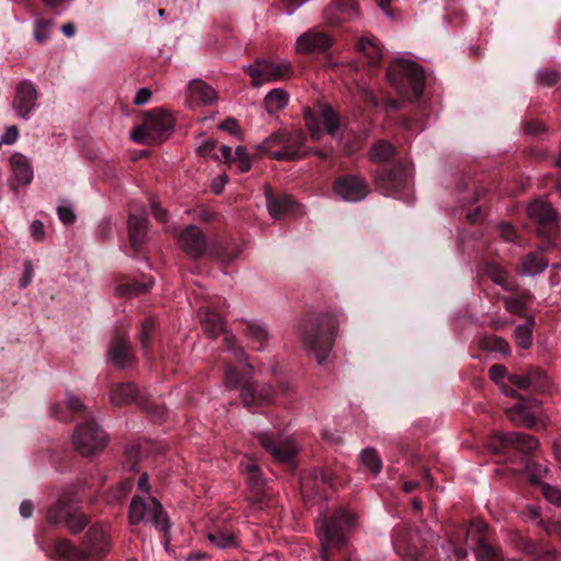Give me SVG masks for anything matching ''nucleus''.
I'll use <instances>...</instances> for the list:
<instances>
[{
    "instance_id": "8",
    "label": "nucleus",
    "mask_w": 561,
    "mask_h": 561,
    "mask_svg": "<svg viewBox=\"0 0 561 561\" xmlns=\"http://www.w3.org/2000/svg\"><path fill=\"white\" fill-rule=\"evenodd\" d=\"M356 517L344 508L337 510L334 515L324 522V536L329 543L343 545L345 531L354 526Z\"/></svg>"
},
{
    "instance_id": "61",
    "label": "nucleus",
    "mask_w": 561,
    "mask_h": 561,
    "mask_svg": "<svg viewBox=\"0 0 561 561\" xmlns=\"http://www.w3.org/2000/svg\"><path fill=\"white\" fill-rule=\"evenodd\" d=\"M505 373L506 368L502 365H493L489 369V376L495 382H499L505 376Z\"/></svg>"
},
{
    "instance_id": "62",
    "label": "nucleus",
    "mask_w": 561,
    "mask_h": 561,
    "mask_svg": "<svg viewBox=\"0 0 561 561\" xmlns=\"http://www.w3.org/2000/svg\"><path fill=\"white\" fill-rule=\"evenodd\" d=\"M151 98V91L147 88L139 89L135 95L134 104L136 105H144L146 104Z\"/></svg>"
},
{
    "instance_id": "56",
    "label": "nucleus",
    "mask_w": 561,
    "mask_h": 561,
    "mask_svg": "<svg viewBox=\"0 0 561 561\" xmlns=\"http://www.w3.org/2000/svg\"><path fill=\"white\" fill-rule=\"evenodd\" d=\"M542 493L549 502L554 503V504H561V491L560 490H558L551 485L545 484L542 486Z\"/></svg>"
},
{
    "instance_id": "33",
    "label": "nucleus",
    "mask_w": 561,
    "mask_h": 561,
    "mask_svg": "<svg viewBox=\"0 0 561 561\" xmlns=\"http://www.w3.org/2000/svg\"><path fill=\"white\" fill-rule=\"evenodd\" d=\"M516 547L524 553L531 556L535 560L542 559L545 556H549L551 558L554 556L552 551L545 550L538 542L531 541L525 537H518Z\"/></svg>"
},
{
    "instance_id": "14",
    "label": "nucleus",
    "mask_w": 561,
    "mask_h": 561,
    "mask_svg": "<svg viewBox=\"0 0 561 561\" xmlns=\"http://www.w3.org/2000/svg\"><path fill=\"white\" fill-rule=\"evenodd\" d=\"M82 546L89 559L108 551L110 540L102 526H92L85 534Z\"/></svg>"
},
{
    "instance_id": "9",
    "label": "nucleus",
    "mask_w": 561,
    "mask_h": 561,
    "mask_svg": "<svg viewBox=\"0 0 561 561\" xmlns=\"http://www.w3.org/2000/svg\"><path fill=\"white\" fill-rule=\"evenodd\" d=\"M37 99V90L31 81L24 80L20 82L15 89L12 103L16 115L24 119L30 118L32 111L36 106Z\"/></svg>"
},
{
    "instance_id": "64",
    "label": "nucleus",
    "mask_w": 561,
    "mask_h": 561,
    "mask_svg": "<svg viewBox=\"0 0 561 561\" xmlns=\"http://www.w3.org/2000/svg\"><path fill=\"white\" fill-rule=\"evenodd\" d=\"M31 231H32V236L34 237V239L36 241L43 240L44 234H45V228L41 221H38V220L33 221L31 225Z\"/></svg>"
},
{
    "instance_id": "5",
    "label": "nucleus",
    "mask_w": 561,
    "mask_h": 561,
    "mask_svg": "<svg viewBox=\"0 0 561 561\" xmlns=\"http://www.w3.org/2000/svg\"><path fill=\"white\" fill-rule=\"evenodd\" d=\"M174 126L173 116L162 110L150 112L141 126L130 131V138L138 144L159 145L171 134Z\"/></svg>"
},
{
    "instance_id": "2",
    "label": "nucleus",
    "mask_w": 561,
    "mask_h": 561,
    "mask_svg": "<svg viewBox=\"0 0 561 561\" xmlns=\"http://www.w3.org/2000/svg\"><path fill=\"white\" fill-rule=\"evenodd\" d=\"M336 319L329 314H319L305 320L300 325V340L305 348L323 364L332 348L336 333Z\"/></svg>"
},
{
    "instance_id": "30",
    "label": "nucleus",
    "mask_w": 561,
    "mask_h": 561,
    "mask_svg": "<svg viewBox=\"0 0 561 561\" xmlns=\"http://www.w3.org/2000/svg\"><path fill=\"white\" fill-rule=\"evenodd\" d=\"M486 275L491 278V280L501 286L506 291H515L516 285L510 279L508 273L499 264L490 263L485 267Z\"/></svg>"
},
{
    "instance_id": "1",
    "label": "nucleus",
    "mask_w": 561,
    "mask_h": 561,
    "mask_svg": "<svg viewBox=\"0 0 561 561\" xmlns=\"http://www.w3.org/2000/svg\"><path fill=\"white\" fill-rule=\"evenodd\" d=\"M225 343L228 348L225 369L226 385L240 389V397L244 405L251 407L268 403L275 396L272 386L250 382L249 378L253 368L248 363L243 350L236 347L233 335L227 334Z\"/></svg>"
},
{
    "instance_id": "21",
    "label": "nucleus",
    "mask_w": 561,
    "mask_h": 561,
    "mask_svg": "<svg viewBox=\"0 0 561 561\" xmlns=\"http://www.w3.org/2000/svg\"><path fill=\"white\" fill-rule=\"evenodd\" d=\"M139 391L133 382H123L113 386L110 400L115 405H127L138 401Z\"/></svg>"
},
{
    "instance_id": "25",
    "label": "nucleus",
    "mask_w": 561,
    "mask_h": 561,
    "mask_svg": "<svg viewBox=\"0 0 561 561\" xmlns=\"http://www.w3.org/2000/svg\"><path fill=\"white\" fill-rule=\"evenodd\" d=\"M10 164L15 180L20 184H28L33 180V169L27 158L19 152L10 158Z\"/></svg>"
},
{
    "instance_id": "49",
    "label": "nucleus",
    "mask_w": 561,
    "mask_h": 561,
    "mask_svg": "<svg viewBox=\"0 0 561 561\" xmlns=\"http://www.w3.org/2000/svg\"><path fill=\"white\" fill-rule=\"evenodd\" d=\"M484 346L503 355H508L511 350L508 343L500 336H490L484 341Z\"/></svg>"
},
{
    "instance_id": "6",
    "label": "nucleus",
    "mask_w": 561,
    "mask_h": 561,
    "mask_svg": "<svg viewBox=\"0 0 561 561\" xmlns=\"http://www.w3.org/2000/svg\"><path fill=\"white\" fill-rule=\"evenodd\" d=\"M76 449L83 456H91L104 449L108 438L93 421L80 424L72 436Z\"/></svg>"
},
{
    "instance_id": "13",
    "label": "nucleus",
    "mask_w": 561,
    "mask_h": 561,
    "mask_svg": "<svg viewBox=\"0 0 561 561\" xmlns=\"http://www.w3.org/2000/svg\"><path fill=\"white\" fill-rule=\"evenodd\" d=\"M377 184L385 193L400 192L407 184V171L402 164L383 169L377 173Z\"/></svg>"
},
{
    "instance_id": "36",
    "label": "nucleus",
    "mask_w": 561,
    "mask_h": 561,
    "mask_svg": "<svg viewBox=\"0 0 561 561\" xmlns=\"http://www.w3.org/2000/svg\"><path fill=\"white\" fill-rule=\"evenodd\" d=\"M319 115L323 121L327 131L334 137L341 125L337 115L332 107L327 104L320 105Z\"/></svg>"
},
{
    "instance_id": "47",
    "label": "nucleus",
    "mask_w": 561,
    "mask_h": 561,
    "mask_svg": "<svg viewBox=\"0 0 561 561\" xmlns=\"http://www.w3.org/2000/svg\"><path fill=\"white\" fill-rule=\"evenodd\" d=\"M304 117L306 122V127L310 133L311 139L316 141L320 140L322 131L314 114L310 110H306L304 112Z\"/></svg>"
},
{
    "instance_id": "34",
    "label": "nucleus",
    "mask_w": 561,
    "mask_h": 561,
    "mask_svg": "<svg viewBox=\"0 0 561 561\" xmlns=\"http://www.w3.org/2000/svg\"><path fill=\"white\" fill-rule=\"evenodd\" d=\"M360 465L371 472L378 474L382 468V461L374 448H366L359 455Z\"/></svg>"
},
{
    "instance_id": "63",
    "label": "nucleus",
    "mask_w": 561,
    "mask_h": 561,
    "mask_svg": "<svg viewBox=\"0 0 561 561\" xmlns=\"http://www.w3.org/2000/svg\"><path fill=\"white\" fill-rule=\"evenodd\" d=\"M219 128L228 131L231 135L239 134V127L237 121L233 118H226L220 125Z\"/></svg>"
},
{
    "instance_id": "60",
    "label": "nucleus",
    "mask_w": 561,
    "mask_h": 561,
    "mask_svg": "<svg viewBox=\"0 0 561 561\" xmlns=\"http://www.w3.org/2000/svg\"><path fill=\"white\" fill-rule=\"evenodd\" d=\"M545 531L550 536H557L561 539V523L558 522H541Z\"/></svg>"
},
{
    "instance_id": "11",
    "label": "nucleus",
    "mask_w": 561,
    "mask_h": 561,
    "mask_svg": "<svg viewBox=\"0 0 561 561\" xmlns=\"http://www.w3.org/2000/svg\"><path fill=\"white\" fill-rule=\"evenodd\" d=\"M334 192L344 201L357 202L367 196L368 186L362 178L347 175L334 182Z\"/></svg>"
},
{
    "instance_id": "55",
    "label": "nucleus",
    "mask_w": 561,
    "mask_h": 561,
    "mask_svg": "<svg viewBox=\"0 0 561 561\" xmlns=\"http://www.w3.org/2000/svg\"><path fill=\"white\" fill-rule=\"evenodd\" d=\"M215 141L213 140H205L203 144H201L197 148V152L202 157H211L215 160H218V156L215 153Z\"/></svg>"
},
{
    "instance_id": "53",
    "label": "nucleus",
    "mask_w": 561,
    "mask_h": 561,
    "mask_svg": "<svg viewBox=\"0 0 561 561\" xmlns=\"http://www.w3.org/2000/svg\"><path fill=\"white\" fill-rule=\"evenodd\" d=\"M51 22L49 21H37L35 25L34 37L38 43H44L49 38V28Z\"/></svg>"
},
{
    "instance_id": "20",
    "label": "nucleus",
    "mask_w": 561,
    "mask_h": 561,
    "mask_svg": "<svg viewBox=\"0 0 561 561\" xmlns=\"http://www.w3.org/2000/svg\"><path fill=\"white\" fill-rule=\"evenodd\" d=\"M206 537L218 549H228L238 545L236 534L230 526L215 525L208 528Z\"/></svg>"
},
{
    "instance_id": "29",
    "label": "nucleus",
    "mask_w": 561,
    "mask_h": 561,
    "mask_svg": "<svg viewBox=\"0 0 561 561\" xmlns=\"http://www.w3.org/2000/svg\"><path fill=\"white\" fill-rule=\"evenodd\" d=\"M190 93L193 101L201 102L203 105H209L216 101L215 90L202 80L190 82Z\"/></svg>"
},
{
    "instance_id": "23",
    "label": "nucleus",
    "mask_w": 561,
    "mask_h": 561,
    "mask_svg": "<svg viewBox=\"0 0 561 561\" xmlns=\"http://www.w3.org/2000/svg\"><path fill=\"white\" fill-rule=\"evenodd\" d=\"M72 499L69 496L60 497L54 505H51L47 512V522L51 525L59 526L66 524V519L73 512L71 505Z\"/></svg>"
},
{
    "instance_id": "50",
    "label": "nucleus",
    "mask_w": 561,
    "mask_h": 561,
    "mask_svg": "<svg viewBox=\"0 0 561 561\" xmlns=\"http://www.w3.org/2000/svg\"><path fill=\"white\" fill-rule=\"evenodd\" d=\"M232 161L237 162L240 172H248L251 169L250 157L241 146L236 148Z\"/></svg>"
},
{
    "instance_id": "7",
    "label": "nucleus",
    "mask_w": 561,
    "mask_h": 561,
    "mask_svg": "<svg viewBox=\"0 0 561 561\" xmlns=\"http://www.w3.org/2000/svg\"><path fill=\"white\" fill-rule=\"evenodd\" d=\"M244 70L252 78L254 85L287 79L293 72V68L287 61L273 62L264 59L254 61L244 67Z\"/></svg>"
},
{
    "instance_id": "35",
    "label": "nucleus",
    "mask_w": 561,
    "mask_h": 561,
    "mask_svg": "<svg viewBox=\"0 0 561 561\" xmlns=\"http://www.w3.org/2000/svg\"><path fill=\"white\" fill-rule=\"evenodd\" d=\"M394 151L396 149L390 142L378 140L371 147L369 154L373 161L381 163L393 157Z\"/></svg>"
},
{
    "instance_id": "3",
    "label": "nucleus",
    "mask_w": 561,
    "mask_h": 561,
    "mask_svg": "<svg viewBox=\"0 0 561 561\" xmlns=\"http://www.w3.org/2000/svg\"><path fill=\"white\" fill-rule=\"evenodd\" d=\"M390 84L403 98L411 102L419 100L424 88V72L420 65L412 60L397 59L387 70Z\"/></svg>"
},
{
    "instance_id": "18",
    "label": "nucleus",
    "mask_w": 561,
    "mask_h": 561,
    "mask_svg": "<svg viewBox=\"0 0 561 561\" xmlns=\"http://www.w3.org/2000/svg\"><path fill=\"white\" fill-rule=\"evenodd\" d=\"M358 8L355 0H335L324 12L329 24L354 18Z\"/></svg>"
},
{
    "instance_id": "39",
    "label": "nucleus",
    "mask_w": 561,
    "mask_h": 561,
    "mask_svg": "<svg viewBox=\"0 0 561 561\" xmlns=\"http://www.w3.org/2000/svg\"><path fill=\"white\" fill-rule=\"evenodd\" d=\"M357 48L367 56L371 64H377L381 59V48L370 37L360 38Z\"/></svg>"
},
{
    "instance_id": "52",
    "label": "nucleus",
    "mask_w": 561,
    "mask_h": 561,
    "mask_svg": "<svg viewBox=\"0 0 561 561\" xmlns=\"http://www.w3.org/2000/svg\"><path fill=\"white\" fill-rule=\"evenodd\" d=\"M526 468L533 484H540L542 476L548 472V467L542 465L529 463Z\"/></svg>"
},
{
    "instance_id": "57",
    "label": "nucleus",
    "mask_w": 561,
    "mask_h": 561,
    "mask_svg": "<svg viewBox=\"0 0 561 561\" xmlns=\"http://www.w3.org/2000/svg\"><path fill=\"white\" fill-rule=\"evenodd\" d=\"M499 233L506 241H514L517 237L516 229L506 222L499 225Z\"/></svg>"
},
{
    "instance_id": "19",
    "label": "nucleus",
    "mask_w": 561,
    "mask_h": 561,
    "mask_svg": "<svg viewBox=\"0 0 561 561\" xmlns=\"http://www.w3.org/2000/svg\"><path fill=\"white\" fill-rule=\"evenodd\" d=\"M150 522L156 529L167 535L170 530V520L161 503L154 497L147 499L146 519Z\"/></svg>"
},
{
    "instance_id": "38",
    "label": "nucleus",
    "mask_w": 561,
    "mask_h": 561,
    "mask_svg": "<svg viewBox=\"0 0 561 561\" xmlns=\"http://www.w3.org/2000/svg\"><path fill=\"white\" fill-rule=\"evenodd\" d=\"M530 299L531 297L529 293H523L513 298L504 297L503 301L507 311L513 314L522 316L530 302Z\"/></svg>"
},
{
    "instance_id": "4",
    "label": "nucleus",
    "mask_w": 561,
    "mask_h": 561,
    "mask_svg": "<svg viewBox=\"0 0 561 561\" xmlns=\"http://www.w3.org/2000/svg\"><path fill=\"white\" fill-rule=\"evenodd\" d=\"M306 139L304 131L300 129L294 131L278 130L263 140L257 148L275 160L295 161L305 157L302 147Z\"/></svg>"
},
{
    "instance_id": "27",
    "label": "nucleus",
    "mask_w": 561,
    "mask_h": 561,
    "mask_svg": "<svg viewBox=\"0 0 561 561\" xmlns=\"http://www.w3.org/2000/svg\"><path fill=\"white\" fill-rule=\"evenodd\" d=\"M266 205H267L270 215L273 218L278 219L282 216L289 214L294 209L295 203L287 195H284L280 197H275L271 193L267 192L266 193Z\"/></svg>"
},
{
    "instance_id": "44",
    "label": "nucleus",
    "mask_w": 561,
    "mask_h": 561,
    "mask_svg": "<svg viewBox=\"0 0 561 561\" xmlns=\"http://www.w3.org/2000/svg\"><path fill=\"white\" fill-rule=\"evenodd\" d=\"M156 330V321L152 318H147L141 322L140 342L145 354L148 353L151 336Z\"/></svg>"
},
{
    "instance_id": "22",
    "label": "nucleus",
    "mask_w": 561,
    "mask_h": 561,
    "mask_svg": "<svg viewBox=\"0 0 561 561\" xmlns=\"http://www.w3.org/2000/svg\"><path fill=\"white\" fill-rule=\"evenodd\" d=\"M528 216L541 226H551L557 221V213L545 201H535L528 206Z\"/></svg>"
},
{
    "instance_id": "59",
    "label": "nucleus",
    "mask_w": 561,
    "mask_h": 561,
    "mask_svg": "<svg viewBox=\"0 0 561 561\" xmlns=\"http://www.w3.org/2000/svg\"><path fill=\"white\" fill-rule=\"evenodd\" d=\"M248 483L257 493H261L263 491L264 481L261 477L260 471L253 474H248Z\"/></svg>"
},
{
    "instance_id": "40",
    "label": "nucleus",
    "mask_w": 561,
    "mask_h": 561,
    "mask_svg": "<svg viewBox=\"0 0 561 561\" xmlns=\"http://www.w3.org/2000/svg\"><path fill=\"white\" fill-rule=\"evenodd\" d=\"M533 325L534 322L531 321L515 328L514 339L518 347L527 350L533 345Z\"/></svg>"
},
{
    "instance_id": "12",
    "label": "nucleus",
    "mask_w": 561,
    "mask_h": 561,
    "mask_svg": "<svg viewBox=\"0 0 561 561\" xmlns=\"http://www.w3.org/2000/svg\"><path fill=\"white\" fill-rule=\"evenodd\" d=\"M179 245L190 257L199 259L206 250L205 236L197 226L191 225L181 232Z\"/></svg>"
},
{
    "instance_id": "45",
    "label": "nucleus",
    "mask_w": 561,
    "mask_h": 561,
    "mask_svg": "<svg viewBox=\"0 0 561 561\" xmlns=\"http://www.w3.org/2000/svg\"><path fill=\"white\" fill-rule=\"evenodd\" d=\"M247 336L253 342L256 343V347L260 348L263 346V342L267 337L266 329L259 323H248L247 324Z\"/></svg>"
},
{
    "instance_id": "26",
    "label": "nucleus",
    "mask_w": 561,
    "mask_h": 561,
    "mask_svg": "<svg viewBox=\"0 0 561 561\" xmlns=\"http://www.w3.org/2000/svg\"><path fill=\"white\" fill-rule=\"evenodd\" d=\"M148 222L147 219L142 216H137L135 214L129 215L128 219V234H129V241L130 245L138 250L144 240L147 232Z\"/></svg>"
},
{
    "instance_id": "41",
    "label": "nucleus",
    "mask_w": 561,
    "mask_h": 561,
    "mask_svg": "<svg viewBox=\"0 0 561 561\" xmlns=\"http://www.w3.org/2000/svg\"><path fill=\"white\" fill-rule=\"evenodd\" d=\"M146 506L147 499L144 500L140 496H134L128 512V522L130 524H138L146 519Z\"/></svg>"
},
{
    "instance_id": "28",
    "label": "nucleus",
    "mask_w": 561,
    "mask_h": 561,
    "mask_svg": "<svg viewBox=\"0 0 561 561\" xmlns=\"http://www.w3.org/2000/svg\"><path fill=\"white\" fill-rule=\"evenodd\" d=\"M54 551L57 557L67 561H80L88 559L83 547L81 549L76 548L72 546L70 540L66 538L57 539L55 541Z\"/></svg>"
},
{
    "instance_id": "15",
    "label": "nucleus",
    "mask_w": 561,
    "mask_h": 561,
    "mask_svg": "<svg viewBox=\"0 0 561 561\" xmlns=\"http://www.w3.org/2000/svg\"><path fill=\"white\" fill-rule=\"evenodd\" d=\"M331 45V37L323 32L308 31L297 38V51L302 54L322 51Z\"/></svg>"
},
{
    "instance_id": "51",
    "label": "nucleus",
    "mask_w": 561,
    "mask_h": 561,
    "mask_svg": "<svg viewBox=\"0 0 561 561\" xmlns=\"http://www.w3.org/2000/svg\"><path fill=\"white\" fill-rule=\"evenodd\" d=\"M57 214H58V217L59 219L65 224V225H71L76 221V214L73 211V208H72V205L69 203V202H62V204L60 206H58L57 208Z\"/></svg>"
},
{
    "instance_id": "31",
    "label": "nucleus",
    "mask_w": 561,
    "mask_h": 561,
    "mask_svg": "<svg viewBox=\"0 0 561 561\" xmlns=\"http://www.w3.org/2000/svg\"><path fill=\"white\" fill-rule=\"evenodd\" d=\"M547 266L546 260L538 254L530 253L522 260L519 272L525 276H534L543 272Z\"/></svg>"
},
{
    "instance_id": "42",
    "label": "nucleus",
    "mask_w": 561,
    "mask_h": 561,
    "mask_svg": "<svg viewBox=\"0 0 561 561\" xmlns=\"http://www.w3.org/2000/svg\"><path fill=\"white\" fill-rule=\"evenodd\" d=\"M152 285V282L149 283H138L130 282L124 283L116 287V291L119 296H137L146 293Z\"/></svg>"
},
{
    "instance_id": "48",
    "label": "nucleus",
    "mask_w": 561,
    "mask_h": 561,
    "mask_svg": "<svg viewBox=\"0 0 561 561\" xmlns=\"http://www.w3.org/2000/svg\"><path fill=\"white\" fill-rule=\"evenodd\" d=\"M539 375L537 371H530L527 375H510L508 380L512 385L516 386L519 389L529 388L535 381L536 377Z\"/></svg>"
},
{
    "instance_id": "37",
    "label": "nucleus",
    "mask_w": 561,
    "mask_h": 561,
    "mask_svg": "<svg viewBox=\"0 0 561 561\" xmlns=\"http://www.w3.org/2000/svg\"><path fill=\"white\" fill-rule=\"evenodd\" d=\"M288 104V93L283 89H274L265 96V105L268 112L278 111Z\"/></svg>"
},
{
    "instance_id": "54",
    "label": "nucleus",
    "mask_w": 561,
    "mask_h": 561,
    "mask_svg": "<svg viewBox=\"0 0 561 561\" xmlns=\"http://www.w3.org/2000/svg\"><path fill=\"white\" fill-rule=\"evenodd\" d=\"M539 82L543 85L551 87L560 79V73L552 69H546L538 73Z\"/></svg>"
},
{
    "instance_id": "17",
    "label": "nucleus",
    "mask_w": 561,
    "mask_h": 561,
    "mask_svg": "<svg viewBox=\"0 0 561 561\" xmlns=\"http://www.w3.org/2000/svg\"><path fill=\"white\" fill-rule=\"evenodd\" d=\"M496 438L503 447H513L526 454L534 451L539 446V443L535 437L524 433H502L497 434Z\"/></svg>"
},
{
    "instance_id": "58",
    "label": "nucleus",
    "mask_w": 561,
    "mask_h": 561,
    "mask_svg": "<svg viewBox=\"0 0 561 561\" xmlns=\"http://www.w3.org/2000/svg\"><path fill=\"white\" fill-rule=\"evenodd\" d=\"M19 138V129L16 126H9L1 136L0 144L12 145Z\"/></svg>"
},
{
    "instance_id": "10",
    "label": "nucleus",
    "mask_w": 561,
    "mask_h": 561,
    "mask_svg": "<svg viewBox=\"0 0 561 561\" xmlns=\"http://www.w3.org/2000/svg\"><path fill=\"white\" fill-rule=\"evenodd\" d=\"M257 439L262 447L278 461L290 460L299 450L298 445L291 438H274L266 434H260Z\"/></svg>"
},
{
    "instance_id": "46",
    "label": "nucleus",
    "mask_w": 561,
    "mask_h": 561,
    "mask_svg": "<svg viewBox=\"0 0 561 561\" xmlns=\"http://www.w3.org/2000/svg\"><path fill=\"white\" fill-rule=\"evenodd\" d=\"M72 534L80 533L88 525V517L75 510L66 519L65 524Z\"/></svg>"
},
{
    "instance_id": "43",
    "label": "nucleus",
    "mask_w": 561,
    "mask_h": 561,
    "mask_svg": "<svg viewBox=\"0 0 561 561\" xmlns=\"http://www.w3.org/2000/svg\"><path fill=\"white\" fill-rule=\"evenodd\" d=\"M478 561H502L503 557L499 550L488 545L483 540L479 543L476 550Z\"/></svg>"
},
{
    "instance_id": "16",
    "label": "nucleus",
    "mask_w": 561,
    "mask_h": 561,
    "mask_svg": "<svg viewBox=\"0 0 561 561\" xmlns=\"http://www.w3.org/2000/svg\"><path fill=\"white\" fill-rule=\"evenodd\" d=\"M108 357L118 368H126L134 362L130 344L123 335L113 339L108 348Z\"/></svg>"
},
{
    "instance_id": "32",
    "label": "nucleus",
    "mask_w": 561,
    "mask_h": 561,
    "mask_svg": "<svg viewBox=\"0 0 561 561\" xmlns=\"http://www.w3.org/2000/svg\"><path fill=\"white\" fill-rule=\"evenodd\" d=\"M506 414L511 422L516 425L531 427L535 424V417L529 413L524 403H517L507 409Z\"/></svg>"
},
{
    "instance_id": "24",
    "label": "nucleus",
    "mask_w": 561,
    "mask_h": 561,
    "mask_svg": "<svg viewBox=\"0 0 561 561\" xmlns=\"http://www.w3.org/2000/svg\"><path fill=\"white\" fill-rule=\"evenodd\" d=\"M199 319L203 330L209 337H217L225 331V321L209 308L199 310Z\"/></svg>"
}]
</instances>
